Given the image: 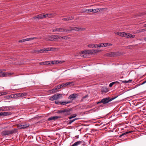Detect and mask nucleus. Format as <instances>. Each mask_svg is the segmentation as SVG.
I'll return each mask as SVG.
<instances>
[{
	"label": "nucleus",
	"instance_id": "nucleus-1",
	"mask_svg": "<svg viewBox=\"0 0 146 146\" xmlns=\"http://www.w3.org/2000/svg\"><path fill=\"white\" fill-rule=\"evenodd\" d=\"M117 97L110 98V97H107L102 99L100 101L98 102L97 103V104L103 103V104L101 105L100 106L101 107L103 106V104H107L113 99H115Z\"/></svg>",
	"mask_w": 146,
	"mask_h": 146
},
{
	"label": "nucleus",
	"instance_id": "nucleus-2",
	"mask_svg": "<svg viewBox=\"0 0 146 146\" xmlns=\"http://www.w3.org/2000/svg\"><path fill=\"white\" fill-rule=\"evenodd\" d=\"M81 52L82 54H84L82 55V56L84 58L87 57V55H88L94 54L93 49L92 50H88L86 51H82Z\"/></svg>",
	"mask_w": 146,
	"mask_h": 146
},
{
	"label": "nucleus",
	"instance_id": "nucleus-3",
	"mask_svg": "<svg viewBox=\"0 0 146 146\" xmlns=\"http://www.w3.org/2000/svg\"><path fill=\"white\" fill-rule=\"evenodd\" d=\"M6 70L3 69L2 70L0 69V77H7L11 76L12 73H9L7 72H2V71H5Z\"/></svg>",
	"mask_w": 146,
	"mask_h": 146
},
{
	"label": "nucleus",
	"instance_id": "nucleus-4",
	"mask_svg": "<svg viewBox=\"0 0 146 146\" xmlns=\"http://www.w3.org/2000/svg\"><path fill=\"white\" fill-rule=\"evenodd\" d=\"M62 97V94H56L50 98V100L51 101H53L54 100H57L59 99L60 98Z\"/></svg>",
	"mask_w": 146,
	"mask_h": 146
},
{
	"label": "nucleus",
	"instance_id": "nucleus-5",
	"mask_svg": "<svg viewBox=\"0 0 146 146\" xmlns=\"http://www.w3.org/2000/svg\"><path fill=\"white\" fill-rule=\"evenodd\" d=\"M120 54V53L119 52H111L107 53L106 55L110 57H115L119 55Z\"/></svg>",
	"mask_w": 146,
	"mask_h": 146
},
{
	"label": "nucleus",
	"instance_id": "nucleus-6",
	"mask_svg": "<svg viewBox=\"0 0 146 146\" xmlns=\"http://www.w3.org/2000/svg\"><path fill=\"white\" fill-rule=\"evenodd\" d=\"M75 133L76 135L74 137V141H75L76 139L79 138V135L81 133L80 130V129L77 130V129H76V131H75Z\"/></svg>",
	"mask_w": 146,
	"mask_h": 146
},
{
	"label": "nucleus",
	"instance_id": "nucleus-7",
	"mask_svg": "<svg viewBox=\"0 0 146 146\" xmlns=\"http://www.w3.org/2000/svg\"><path fill=\"white\" fill-rule=\"evenodd\" d=\"M70 30H66L64 28H56L53 29L52 31L53 32H54L55 31L58 32H68V31H70Z\"/></svg>",
	"mask_w": 146,
	"mask_h": 146
},
{
	"label": "nucleus",
	"instance_id": "nucleus-8",
	"mask_svg": "<svg viewBox=\"0 0 146 146\" xmlns=\"http://www.w3.org/2000/svg\"><path fill=\"white\" fill-rule=\"evenodd\" d=\"M14 132L13 131L5 130L2 132L3 135H8L12 134Z\"/></svg>",
	"mask_w": 146,
	"mask_h": 146
},
{
	"label": "nucleus",
	"instance_id": "nucleus-9",
	"mask_svg": "<svg viewBox=\"0 0 146 146\" xmlns=\"http://www.w3.org/2000/svg\"><path fill=\"white\" fill-rule=\"evenodd\" d=\"M56 35H51L48 36V38L46 39L47 40H56Z\"/></svg>",
	"mask_w": 146,
	"mask_h": 146
},
{
	"label": "nucleus",
	"instance_id": "nucleus-10",
	"mask_svg": "<svg viewBox=\"0 0 146 146\" xmlns=\"http://www.w3.org/2000/svg\"><path fill=\"white\" fill-rule=\"evenodd\" d=\"M135 35H132L129 33H125L124 35V37L131 38H133L135 37Z\"/></svg>",
	"mask_w": 146,
	"mask_h": 146
},
{
	"label": "nucleus",
	"instance_id": "nucleus-11",
	"mask_svg": "<svg viewBox=\"0 0 146 146\" xmlns=\"http://www.w3.org/2000/svg\"><path fill=\"white\" fill-rule=\"evenodd\" d=\"M115 34L120 36L124 37L125 33L122 32H115Z\"/></svg>",
	"mask_w": 146,
	"mask_h": 146
},
{
	"label": "nucleus",
	"instance_id": "nucleus-12",
	"mask_svg": "<svg viewBox=\"0 0 146 146\" xmlns=\"http://www.w3.org/2000/svg\"><path fill=\"white\" fill-rule=\"evenodd\" d=\"M11 108V106H5L1 107V110L2 111L9 110L10 108Z\"/></svg>",
	"mask_w": 146,
	"mask_h": 146
},
{
	"label": "nucleus",
	"instance_id": "nucleus-13",
	"mask_svg": "<svg viewBox=\"0 0 146 146\" xmlns=\"http://www.w3.org/2000/svg\"><path fill=\"white\" fill-rule=\"evenodd\" d=\"M45 16L44 15L42 14H40L38 15H37L36 16H35L34 17V18L40 19H43V18H44V17Z\"/></svg>",
	"mask_w": 146,
	"mask_h": 146
},
{
	"label": "nucleus",
	"instance_id": "nucleus-14",
	"mask_svg": "<svg viewBox=\"0 0 146 146\" xmlns=\"http://www.w3.org/2000/svg\"><path fill=\"white\" fill-rule=\"evenodd\" d=\"M84 142L83 141H77L74 143V146H77L82 144Z\"/></svg>",
	"mask_w": 146,
	"mask_h": 146
},
{
	"label": "nucleus",
	"instance_id": "nucleus-15",
	"mask_svg": "<svg viewBox=\"0 0 146 146\" xmlns=\"http://www.w3.org/2000/svg\"><path fill=\"white\" fill-rule=\"evenodd\" d=\"M88 46L92 48H98V45L95 44H89L88 45Z\"/></svg>",
	"mask_w": 146,
	"mask_h": 146
},
{
	"label": "nucleus",
	"instance_id": "nucleus-16",
	"mask_svg": "<svg viewBox=\"0 0 146 146\" xmlns=\"http://www.w3.org/2000/svg\"><path fill=\"white\" fill-rule=\"evenodd\" d=\"M27 95L25 93H17V97H22Z\"/></svg>",
	"mask_w": 146,
	"mask_h": 146
},
{
	"label": "nucleus",
	"instance_id": "nucleus-17",
	"mask_svg": "<svg viewBox=\"0 0 146 146\" xmlns=\"http://www.w3.org/2000/svg\"><path fill=\"white\" fill-rule=\"evenodd\" d=\"M72 83V82H68L66 83H63L61 84V86H62V88H64L70 85Z\"/></svg>",
	"mask_w": 146,
	"mask_h": 146
},
{
	"label": "nucleus",
	"instance_id": "nucleus-18",
	"mask_svg": "<svg viewBox=\"0 0 146 146\" xmlns=\"http://www.w3.org/2000/svg\"><path fill=\"white\" fill-rule=\"evenodd\" d=\"M85 29L83 28H78L76 27H74V31H84L85 30Z\"/></svg>",
	"mask_w": 146,
	"mask_h": 146
},
{
	"label": "nucleus",
	"instance_id": "nucleus-19",
	"mask_svg": "<svg viewBox=\"0 0 146 146\" xmlns=\"http://www.w3.org/2000/svg\"><path fill=\"white\" fill-rule=\"evenodd\" d=\"M58 117H59L57 116H53L49 118L48 119V121L55 120L57 119Z\"/></svg>",
	"mask_w": 146,
	"mask_h": 146
},
{
	"label": "nucleus",
	"instance_id": "nucleus-20",
	"mask_svg": "<svg viewBox=\"0 0 146 146\" xmlns=\"http://www.w3.org/2000/svg\"><path fill=\"white\" fill-rule=\"evenodd\" d=\"M29 125L28 124H25L21 125L19 127L20 129H25L29 126Z\"/></svg>",
	"mask_w": 146,
	"mask_h": 146
},
{
	"label": "nucleus",
	"instance_id": "nucleus-21",
	"mask_svg": "<svg viewBox=\"0 0 146 146\" xmlns=\"http://www.w3.org/2000/svg\"><path fill=\"white\" fill-rule=\"evenodd\" d=\"M17 97V94H12L11 95H9L7 96V98H14Z\"/></svg>",
	"mask_w": 146,
	"mask_h": 146
},
{
	"label": "nucleus",
	"instance_id": "nucleus-22",
	"mask_svg": "<svg viewBox=\"0 0 146 146\" xmlns=\"http://www.w3.org/2000/svg\"><path fill=\"white\" fill-rule=\"evenodd\" d=\"M109 91L108 89L106 88H102L101 92L102 93H106L108 92Z\"/></svg>",
	"mask_w": 146,
	"mask_h": 146
},
{
	"label": "nucleus",
	"instance_id": "nucleus-23",
	"mask_svg": "<svg viewBox=\"0 0 146 146\" xmlns=\"http://www.w3.org/2000/svg\"><path fill=\"white\" fill-rule=\"evenodd\" d=\"M60 62H61V61L59 62L57 60L51 61V63L52 64H58L60 63Z\"/></svg>",
	"mask_w": 146,
	"mask_h": 146
},
{
	"label": "nucleus",
	"instance_id": "nucleus-24",
	"mask_svg": "<svg viewBox=\"0 0 146 146\" xmlns=\"http://www.w3.org/2000/svg\"><path fill=\"white\" fill-rule=\"evenodd\" d=\"M11 113L10 112H3V116H5L8 115H11Z\"/></svg>",
	"mask_w": 146,
	"mask_h": 146
},
{
	"label": "nucleus",
	"instance_id": "nucleus-25",
	"mask_svg": "<svg viewBox=\"0 0 146 146\" xmlns=\"http://www.w3.org/2000/svg\"><path fill=\"white\" fill-rule=\"evenodd\" d=\"M133 132L132 131H127L124 133H122L121 135L119 136V137L121 138V137L123 135H125L127 134L128 133H131Z\"/></svg>",
	"mask_w": 146,
	"mask_h": 146
},
{
	"label": "nucleus",
	"instance_id": "nucleus-26",
	"mask_svg": "<svg viewBox=\"0 0 146 146\" xmlns=\"http://www.w3.org/2000/svg\"><path fill=\"white\" fill-rule=\"evenodd\" d=\"M93 11V10H92V9H86L84 10L83 12L85 13L92 12Z\"/></svg>",
	"mask_w": 146,
	"mask_h": 146
},
{
	"label": "nucleus",
	"instance_id": "nucleus-27",
	"mask_svg": "<svg viewBox=\"0 0 146 146\" xmlns=\"http://www.w3.org/2000/svg\"><path fill=\"white\" fill-rule=\"evenodd\" d=\"M58 91V88L57 87H55L53 89L51 90V91L52 93H54Z\"/></svg>",
	"mask_w": 146,
	"mask_h": 146
},
{
	"label": "nucleus",
	"instance_id": "nucleus-28",
	"mask_svg": "<svg viewBox=\"0 0 146 146\" xmlns=\"http://www.w3.org/2000/svg\"><path fill=\"white\" fill-rule=\"evenodd\" d=\"M73 19V18L72 17H71L70 18H63L62 20L64 21H69L70 20H72Z\"/></svg>",
	"mask_w": 146,
	"mask_h": 146
},
{
	"label": "nucleus",
	"instance_id": "nucleus-29",
	"mask_svg": "<svg viewBox=\"0 0 146 146\" xmlns=\"http://www.w3.org/2000/svg\"><path fill=\"white\" fill-rule=\"evenodd\" d=\"M45 16L44 17L45 18L46 17H51L52 16V14H46L44 15Z\"/></svg>",
	"mask_w": 146,
	"mask_h": 146
},
{
	"label": "nucleus",
	"instance_id": "nucleus-30",
	"mask_svg": "<svg viewBox=\"0 0 146 146\" xmlns=\"http://www.w3.org/2000/svg\"><path fill=\"white\" fill-rule=\"evenodd\" d=\"M56 38L57 39L62 40L64 39L63 36L56 35Z\"/></svg>",
	"mask_w": 146,
	"mask_h": 146
},
{
	"label": "nucleus",
	"instance_id": "nucleus-31",
	"mask_svg": "<svg viewBox=\"0 0 146 146\" xmlns=\"http://www.w3.org/2000/svg\"><path fill=\"white\" fill-rule=\"evenodd\" d=\"M71 102L70 101H68V102H61L60 104L62 105H66V104H69Z\"/></svg>",
	"mask_w": 146,
	"mask_h": 146
},
{
	"label": "nucleus",
	"instance_id": "nucleus-32",
	"mask_svg": "<svg viewBox=\"0 0 146 146\" xmlns=\"http://www.w3.org/2000/svg\"><path fill=\"white\" fill-rule=\"evenodd\" d=\"M99 11H106L108 9L107 8H99Z\"/></svg>",
	"mask_w": 146,
	"mask_h": 146
},
{
	"label": "nucleus",
	"instance_id": "nucleus-33",
	"mask_svg": "<svg viewBox=\"0 0 146 146\" xmlns=\"http://www.w3.org/2000/svg\"><path fill=\"white\" fill-rule=\"evenodd\" d=\"M123 83H130L132 81V80H129L128 81H127V80H124V81H122V80H120Z\"/></svg>",
	"mask_w": 146,
	"mask_h": 146
},
{
	"label": "nucleus",
	"instance_id": "nucleus-34",
	"mask_svg": "<svg viewBox=\"0 0 146 146\" xmlns=\"http://www.w3.org/2000/svg\"><path fill=\"white\" fill-rule=\"evenodd\" d=\"M92 10H93L92 11V12H94V13H97L99 11V9L97 8L95 9H92Z\"/></svg>",
	"mask_w": 146,
	"mask_h": 146
},
{
	"label": "nucleus",
	"instance_id": "nucleus-35",
	"mask_svg": "<svg viewBox=\"0 0 146 146\" xmlns=\"http://www.w3.org/2000/svg\"><path fill=\"white\" fill-rule=\"evenodd\" d=\"M104 47H106L107 46H110L112 45V44L109 43H104V44H103Z\"/></svg>",
	"mask_w": 146,
	"mask_h": 146
},
{
	"label": "nucleus",
	"instance_id": "nucleus-36",
	"mask_svg": "<svg viewBox=\"0 0 146 146\" xmlns=\"http://www.w3.org/2000/svg\"><path fill=\"white\" fill-rule=\"evenodd\" d=\"M69 111H70V110H67L66 109H64V110H63L62 111H61V113H62V112L64 113V112H66L67 113H68V112H69Z\"/></svg>",
	"mask_w": 146,
	"mask_h": 146
},
{
	"label": "nucleus",
	"instance_id": "nucleus-37",
	"mask_svg": "<svg viewBox=\"0 0 146 146\" xmlns=\"http://www.w3.org/2000/svg\"><path fill=\"white\" fill-rule=\"evenodd\" d=\"M48 51H54L56 49V48H48Z\"/></svg>",
	"mask_w": 146,
	"mask_h": 146
},
{
	"label": "nucleus",
	"instance_id": "nucleus-38",
	"mask_svg": "<svg viewBox=\"0 0 146 146\" xmlns=\"http://www.w3.org/2000/svg\"><path fill=\"white\" fill-rule=\"evenodd\" d=\"M51 63L50 61H46L44 62V65H48Z\"/></svg>",
	"mask_w": 146,
	"mask_h": 146
},
{
	"label": "nucleus",
	"instance_id": "nucleus-39",
	"mask_svg": "<svg viewBox=\"0 0 146 146\" xmlns=\"http://www.w3.org/2000/svg\"><path fill=\"white\" fill-rule=\"evenodd\" d=\"M93 53H96L100 51V50L98 49L94 50L93 49Z\"/></svg>",
	"mask_w": 146,
	"mask_h": 146
},
{
	"label": "nucleus",
	"instance_id": "nucleus-40",
	"mask_svg": "<svg viewBox=\"0 0 146 146\" xmlns=\"http://www.w3.org/2000/svg\"><path fill=\"white\" fill-rule=\"evenodd\" d=\"M103 44H104H104L101 43V44H99V45H98V48H100V47H104V45H103Z\"/></svg>",
	"mask_w": 146,
	"mask_h": 146
},
{
	"label": "nucleus",
	"instance_id": "nucleus-41",
	"mask_svg": "<svg viewBox=\"0 0 146 146\" xmlns=\"http://www.w3.org/2000/svg\"><path fill=\"white\" fill-rule=\"evenodd\" d=\"M36 52H37L39 53H43V49H40V50H37Z\"/></svg>",
	"mask_w": 146,
	"mask_h": 146
},
{
	"label": "nucleus",
	"instance_id": "nucleus-42",
	"mask_svg": "<svg viewBox=\"0 0 146 146\" xmlns=\"http://www.w3.org/2000/svg\"><path fill=\"white\" fill-rule=\"evenodd\" d=\"M48 48H46V49H43V52H47V51H48Z\"/></svg>",
	"mask_w": 146,
	"mask_h": 146
},
{
	"label": "nucleus",
	"instance_id": "nucleus-43",
	"mask_svg": "<svg viewBox=\"0 0 146 146\" xmlns=\"http://www.w3.org/2000/svg\"><path fill=\"white\" fill-rule=\"evenodd\" d=\"M57 88L58 89H60L62 88V86H61V84L60 85H58L56 86Z\"/></svg>",
	"mask_w": 146,
	"mask_h": 146
},
{
	"label": "nucleus",
	"instance_id": "nucleus-44",
	"mask_svg": "<svg viewBox=\"0 0 146 146\" xmlns=\"http://www.w3.org/2000/svg\"><path fill=\"white\" fill-rule=\"evenodd\" d=\"M115 84V82H113L111 83L109 85V86L110 87H111L113 85Z\"/></svg>",
	"mask_w": 146,
	"mask_h": 146
},
{
	"label": "nucleus",
	"instance_id": "nucleus-45",
	"mask_svg": "<svg viewBox=\"0 0 146 146\" xmlns=\"http://www.w3.org/2000/svg\"><path fill=\"white\" fill-rule=\"evenodd\" d=\"M64 39H69L70 38V37L66 36H63Z\"/></svg>",
	"mask_w": 146,
	"mask_h": 146
},
{
	"label": "nucleus",
	"instance_id": "nucleus-46",
	"mask_svg": "<svg viewBox=\"0 0 146 146\" xmlns=\"http://www.w3.org/2000/svg\"><path fill=\"white\" fill-rule=\"evenodd\" d=\"M68 99H71L73 98V94L71 95L68 98Z\"/></svg>",
	"mask_w": 146,
	"mask_h": 146
},
{
	"label": "nucleus",
	"instance_id": "nucleus-47",
	"mask_svg": "<svg viewBox=\"0 0 146 146\" xmlns=\"http://www.w3.org/2000/svg\"><path fill=\"white\" fill-rule=\"evenodd\" d=\"M78 96V95L77 94H74V99L76 98Z\"/></svg>",
	"mask_w": 146,
	"mask_h": 146
},
{
	"label": "nucleus",
	"instance_id": "nucleus-48",
	"mask_svg": "<svg viewBox=\"0 0 146 146\" xmlns=\"http://www.w3.org/2000/svg\"><path fill=\"white\" fill-rule=\"evenodd\" d=\"M73 122V120H70L68 121V124H71Z\"/></svg>",
	"mask_w": 146,
	"mask_h": 146
},
{
	"label": "nucleus",
	"instance_id": "nucleus-49",
	"mask_svg": "<svg viewBox=\"0 0 146 146\" xmlns=\"http://www.w3.org/2000/svg\"><path fill=\"white\" fill-rule=\"evenodd\" d=\"M144 29H140V30H139V31H137V32L138 33H140V32H144Z\"/></svg>",
	"mask_w": 146,
	"mask_h": 146
},
{
	"label": "nucleus",
	"instance_id": "nucleus-50",
	"mask_svg": "<svg viewBox=\"0 0 146 146\" xmlns=\"http://www.w3.org/2000/svg\"><path fill=\"white\" fill-rule=\"evenodd\" d=\"M30 40H31V38H27L25 39V41H29Z\"/></svg>",
	"mask_w": 146,
	"mask_h": 146
},
{
	"label": "nucleus",
	"instance_id": "nucleus-51",
	"mask_svg": "<svg viewBox=\"0 0 146 146\" xmlns=\"http://www.w3.org/2000/svg\"><path fill=\"white\" fill-rule=\"evenodd\" d=\"M55 103L57 104H60L61 102H59L58 101L56 100L55 101Z\"/></svg>",
	"mask_w": 146,
	"mask_h": 146
},
{
	"label": "nucleus",
	"instance_id": "nucleus-52",
	"mask_svg": "<svg viewBox=\"0 0 146 146\" xmlns=\"http://www.w3.org/2000/svg\"><path fill=\"white\" fill-rule=\"evenodd\" d=\"M80 119V118L79 117L74 118V121L78 119Z\"/></svg>",
	"mask_w": 146,
	"mask_h": 146
},
{
	"label": "nucleus",
	"instance_id": "nucleus-53",
	"mask_svg": "<svg viewBox=\"0 0 146 146\" xmlns=\"http://www.w3.org/2000/svg\"><path fill=\"white\" fill-rule=\"evenodd\" d=\"M25 41V39H23L22 40H19V42H24Z\"/></svg>",
	"mask_w": 146,
	"mask_h": 146
},
{
	"label": "nucleus",
	"instance_id": "nucleus-54",
	"mask_svg": "<svg viewBox=\"0 0 146 146\" xmlns=\"http://www.w3.org/2000/svg\"><path fill=\"white\" fill-rule=\"evenodd\" d=\"M37 38H38L37 37H33V38H31V40H33V39H37Z\"/></svg>",
	"mask_w": 146,
	"mask_h": 146
},
{
	"label": "nucleus",
	"instance_id": "nucleus-55",
	"mask_svg": "<svg viewBox=\"0 0 146 146\" xmlns=\"http://www.w3.org/2000/svg\"><path fill=\"white\" fill-rule=\"evenodd\" d=\"M88 97V95H86L82 97L83 99H85Z\"/></svg>",
	"mask_w": 146,
	"mask_h": 146
},
{
	"label": "nucleus",
	"instance_id": "nucleus-56",
	"mask_svg": "<svg viewBox=\"0 0 146 146\" xmlns=\"http://www.w3.org/2000/svg\"><path fill=\"white\" fill-rule=\"evenodd\" d=\"M145 83H146V80L145 81H143L142 83L141 84H144Z\"/></svg>",
	"mask_w": 146,
	"mask_h": 146
},
{
	"label": "nucleus",
	"instance_id": "nucleus-57",
	"mask_svg": "<svg viewBox=\"0 0 146 146\" xmlns=\"http://www.w3.org/2000/svg\"><path fill=\"white\" fill-rule=\"evenodd\" d=\"M3 112L0 113V116H3Z\"/></svg>",
	"mask_w": 146,
	"mask_h": 146
},
{
	"label": "nucleus",
	"instance_id": "nucleus-58",
	"mask_svg": "<svg viewBox=\"0 0 146 146\" xmlns=\"http://www.w3.org/2000/svg\"><path fill=\"white\" fill-rule=\"evenodd\" d=\"M76 116V114H74V118H75Z\"/></svg>",
	"mask_w": 146,
	"mask_h": 146
},
{
	"label": "nucleus",
	"instance_id": "nucleus-59",
	"mask_svg": "<svg viewBox=\"0 0 146 146\" xmlns=\"http://www.w3.org/2000/svg\"><path fill=\"white\" fill-rule=\"evenodd\" d=\"M40 64L41 65H42L43 64H44V62H40Z\"/></svg>",
	"mask_w": 146,
	"mask_h": 146
},
{
	"label": "nucleus",
	"instance_id": "nucleus-60",
	"mask_svg": "<svg viewBox=\"0 0 146 146\" xmlns=\"http://www.w3.org/2000/svg\"><path fill=\"white\" fill-rule=\"evenodd\" d=\"M115 82V83H117V84H119V82L118 81H116V82Z\"/></svg>",
	"mask_w": 146,
	"mask_h": 146
},
{
	"label": "nucleus",
	"instance_id": "nucleus-61",
	"mask_svg": "<svg viewBox=\"0 0 146 146\" xmlns=\"http://www.w3.org/2000/svg\"><path fill=\"white\" fill-rule=\"evenodd\" d=\"M73 118V116H72L71 117H69V119H72V118Z\"/></svg>",
	"mask_w": 146,
	"mask_h": 146
},
{
	"label": "nucleus",
	"instance_id": "nucleus-62",
	"mask_svg": "<svg viewBox=\"0 0 146 146\" xmlns=\"http://www.w3.org/2000/svg\"><path fill=\"white\" fill-rule=\"evenodd\" d=\"M144 39L145 41H146V37L144 38Z\"/></svg>",
	"mask_w": 146,
	"mask_h": 146
},
{
	"label": "nucleus",
	"instance_id": "nucleus-63",
	"mask_svg": "<svg viewBox=\"0 0 146 146\" xmlns=\"http://www.w3.org/2000/svg\"><path fill=\"white\" fill-rule=\"evenodd\" d=\"M144 27H146V24H144L143 25Z\"/></svg>",
	"mask_w": 146,
	"mask_h": 146
},
{
	"label": "nucleus",
	"instance_id": "nucleus-64",
	"mask_svg": "<svg viewBox=\"0 0 146 146\" xmlns=\"http://www.w3.org/2000/svg\"><path fill=\"white\" fill-rule=\"evenodd\" d=\"M3 95V94L2 93H0V96H2Z\"/></svg>",
	"mask_w": 146,
	"mask_h": 146
}]
</instances>
